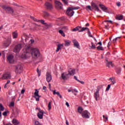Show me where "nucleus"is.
<instances>
[{
  "mask_svg": "<svg viewBox=\"0 0 125 125\" xmlns=\"http://www.w3.org/2000/svg\"><path fill=\"white\" fill-rule=\"evenodd\" d=\"M40 91L38 89H35V92L33 97L36 99V101H40V98H41V96L39 94Z\"/></svg>",
  "mask_w": 125,
  "mask_h": 125,
  "instance_id": "obj_4",
  "label": "nucleus"
},
{
  "mask_svg": "<svg viewBox=\"0 0 125 125\" xmlns=\"http://www.w3.org/2000/svg\"><path fill=\"white\" fill-rule=\"evenodd\" d=\"M120 37L116 38L115 39H113V42H115V41H118V39H120Z\"/></svg>",
  "mask_w": 125,
  "mask_h": 125,
  "instance_id": "obj_59",
  "label": "nucleus"
},
{
  "mask_svg": "<svg viewBox=\"0 0 125 125\" xmlns=\"http://www.w3.org/2000/svg\"><path fill=\"white\" fill-rule=\"evenodd\" d=\"M73 32H76V31H78V26H77L76 28L72 29Z\"/></svg>",
  "mask_w": 125,
  "mask_h": 125,
  "instance_id": "obj_51",
  "label": "nucleus"
},
{
  "mask_svg": "<svg viewBox=\"0 0 125 125\" xmlns=\"http://www.w3.org/2000/svg\"><path fill=\"white\" fill-rule=\"evenodd\" d=\"M43 15H44L45 16H49V13L46 12H43Z\"/></svg>",
  "mask_w": 125,
  "mask_h": 125,
  "instance_id": "obj_44",
  "label": "nucleus"
},
{
  "mask_svg": "<svg viewBox=\"0 0 125 125\" xmlns=\"http://www.w3.org/2000/svg\"><path fill=\"white\" fill-rule=\"evenodd\" d=\"M21 48H22V44H19L16 45L14 51V52H19L21 50Z\"/></svg>",
  "mask_w": 125,
  "mask_h": 125,
  "instance_id": "obj_10",
  "label": "nucleus"
},
{
  "mask_svg": "<svg viewBox=\"0 0 125 125\" xmlns=\"http://www.w3.org/2000/svg\"><path fill=\"white\" fill-rule=\"evenodd\" d=\"M94 97L96 101H98V100H99V91L96 90V92H95L94 94Z\"/></svg>",
  "mask_w": 125,
  "mask_h": 125,
  "instance_id": "obj_17",
  "label": "nucleus"
},
{
  "mask_svg": "<svg viewBox=\"0 0 125 125\" xmlns=\"http://www.w3.org/2000/svg\"><path fill=\"white\" fill-rule=\"evenodd\" d=\"M53 91L54 95H55V94H57L58 96H59L60 98L62 99V98H63V97H62V95L60 94V92H59V91L56 92V90H54V91Z\"/></svg>",
  "mask_w": 125,
  "mask_h": 125,
  "instance_id": "obj_20",
  "label": "nucleus"
},
{
  "mask_svg": "<svg viewBox=\"0 0 125 125\" xmlns=\"http://www.w3.org/2000/svg\"><path fill=\"white\" fill-rule=\"evenodd\" d=\"M83 108H82L81 107H78V112L79 113H80V114H82V113H83Z\"/></svg>",
  "mask_w": 125,
  "mask_h": 125,
  "instance_id": "obj_36",
  "label": "nucleus"
},
{
  "mask_svg": "<svg viewBox=\"0 0 125 125\" xmlns=\"http://www.w3.org/2000/svg\"><path fill=\"white\" fill-rule=\"evenodd\" d=\"M64 4H68V0H62Z\"/></svg>",
  "mask_w": 125,
  "mask_h": 125,
  "instance_id": "obj_47",
  "label": "nucleus"
},
{
  "mask_svg": "<svg viewBox=\"0 0 125 125\" xmlns=\"http://www.w3.org/2000/svg\"><path fill=\"white\" fill-rule=\"evenodd\" d=\"M15 67L16 73H20L21 72H22V70H23V66H22L21 64H18L16 65Z\"/></svg>",
  "mask_w": 125,
  "mask_h": 125,
  "instance_id": "obj_6",
  "label": "nucleus"
},
{
  "mask_svg": "<svg viewBox=\"0 0 125 125\" xmlns=\"http://www.w3.org/2000/svg\"><path fill=\"white\" fill-rule=\"evenodd\" d=\"M53 91L54 95H55V94H57L58 96H59L60 98L62 99V98H63V97H62V95L60 94V92H59V91L56 92V90H54V91Z\"/></svg>",
  "mask_w": 125,
  "mask_h": 125,
  "instance_id": "obj_21",
  "label": "nucleus"
},
{
  "mask_svg": "<svg viewBox=\"0 0 125 125\" xmlns=\"http://www.w3.org/2000/svg\"><path fill=\"white\" fill-rule=\"evenodd\" d=\"M8 113V111H5V112H3V113H2L3 116H6V115H7Z\"/></svg>",
  "mask_w": 125,
  "mask_h": 125,
  "instance_id": "obj_53",
  "label": "nucleus"
},
{
  "mask_svg": "<svg viewBox=\"0 0 125 125\" xmlns=\"http://www.w3.org/2000/svg\"><path fill=\"white\" fill-rule=\"evenodd\" d=\"M111 87V84H108L107 85V87L106 89V90L108 91L110 89V88Z\"/></svg>",
  "mask_w": 125,
  "mask_h": 125,
  "instance_id": "obj_49",
  "label": "nucleus"
},
{
  "mask_svg": "<svg viewBox=\"0 0 125 125\" xmlns=\"http://www.w3.org/2000/svg\"><path fill=\"white\" fill-rule=\"evenodd\" d=\"M39 112L38 113L37 116L39 118V119H40L41 120H42L43 119V114H44V112L43 111L41 110V109H39Z\"/></svg>",
  "mask_w": 125,
  "mask_h": 125,
  "instance_id": "obj_12",
  "label": "nucleus"
},
{
  "mask_svg": "<svg viewBox=\"0 0 125 125\" xmlns=\"http://www.w3.org/2000/svg\"><path fill=\"white\" fill-rule=\"evenodd\" d=\"M69 45H71V41H65L64 42V46H69Z\"/></svg>",
  "mask_w": 125,
  "mask_h": 125,
  "instance_id": "obj_26",
  "label": "nucleus"
},
{
  "mask_svg": "<svg viewBox=\"0 0 125 125\" xmlns=\"http://www.w3.org/2000/svg\"><path fill=\"white\" fill-rule=\"evenodd\" d=\"M30 18L31 19H32V20H33L35 22H40V20L35 18V17H34L30 16Z\"/></svg>",
  "mask_w": 125,
  "mask_h": 125,
  "instance_id": "obj_33",
  "label": "nucleus"
},
{
  "mask_svg": "<svg viewBox=\"0 0 125 125\" xmlns=\"http://www.w3.org/2000/svg\"><path fill=\"white\" fill-rule=\"evenodd\" d=\"M62 30H64V31H68V28L67 26H63L62 27Z\"/></svg>",
  "mask_w": 125,
  "mask_h": 125,
  "instance_id": "obj_45",
  "label": "nucleus"
},
{
  "mask_svg": "<svg viewBox=\"0 0 125 125\" xmlns=\"http://www.w3.org/2000/svg\"><path fill=\"white\" fill-rule=\"evenodd\" d=\"M86 10H91V6L90 5L86 6Z\"/></svg>",
  "mask_w": 125,
  "mask_h": 125,
  "instance_id": "obj_43",
  "label": "nucleus"
},
{
  "mask_svg": "<svg viewBox=\"0 0 125 125\" xmlns=\"http://www.w3.org/2000/svg\"><path fill=\"white\" fill-rule=\"evenodd\" d=\"M71 92L72 93H73L75 96H76L77 93H78V92H79V91H78V90H77V89H74L71 90ZM75 92H76V93Z\"/></svg>",
  "mask_w": 125,
  "mask_h": 125,
  "instance_id": "obj_32",
  "label": "nucleus"
},
{
  "mask_svg": "<svg viewBox=\"0 0 125 125\" xmlns=\"http://www.w3.org/2000/svg\"><path fill=\"white\" fill-rule=\"evenodd\" d=\"M72 42L73 43L74 47H76V48H78V49H81V48H80V44L79 42H78V41L74 39L72 41Z\"/></svg>",
  "mask_w": 125,
  "mask_h": 125,
  "instance_id": "obj_14",
  "label": "nucleus"
},
{
  "mask_svg": "<svg viewBox=\"0 0 125 125\" xmlns=\"http://www.w3.org/2000/svg\"><path fill=\"white\" fill-rule=\"evenodd\" d=\"M55 6L58 9H62V3L60 2L59 1H55Z\"/></svg>",
  "mask_w": 125,
  "mask_h": 125,
  "instance_id": "obj_13",
  "label": "nucleus"
},
{
  "mask_svg": "<svg viewBox=\"0 0 125 125\" xmlns=\"http://www.w3.org/2000/svg\"><path fill=\"white\" fill-rule=\"evenodd\" d=\"M69 76V74L64 73L62 74V80H67V77Z\"/></svg>",
  "mask_w": 125,
  "mask_h": 125,
  "instance_id": "obj_23",
  "label": "nucleus"
},
{
  "mask_svg": "<svg viewBox=\"0 0 125 125\" xmlns=\"http://www.w3.org/2000/svg\"><path fill=\"white\" fill-rule=\"evenodd\" d=\"M12 123L13 125H19V124H20V122H19L18 120L15 119H14L12 120Z\"/></svg>",
  "mask_w": 125,
  "mask_h": 125,
  "instance_id": "obj_25",
  "label": "nucleus"
},
{
  "mask_svg": "<svg viewBox=\"0 0 125 125\" xmlns=\"http://www.w3.org/2000/svg\"><path fill=\"white\" fill-rule=\"evenodd\" d=\"M105 29L109 30V26L108 25H105Z\"/></svg>",
  "mask_w": 125,
  "mask_h": 125,
  "instance_id": "obj_64",
  "label": "nucleus"
},
{
  "mask_svg": "<svg viewBox=\"0 0 125 125\" xmlns=\"http://www.w3.org/2000/svg\"><path fill=\"white\" fill-rule=\"evenodd\" d=\"M103 117L104 118V122H107V121L108 120V117H105V115H103Z\"/></svg>",
  "mask_w": 125,
  "mask_h": 125,
  "instance_id": "obj_41",
  "label": "nucleus"
},
{
  "mask_svg": "<svg viewBox=\"0 0 125 125\" xmlns=\"http://www.w3.org/2000/svg\"><path fill=\"white\" fill-rule=\"evenodd\" d=\"M31 55L33 58H38L40 56V51L37 48H31V46L26 45L23 49V53L21 55L22 59H27L31 56Z\"/></svg>",
  "mask_w": 125,
  "mask_h": 125,
  "instance_id": "obj_1",
  "label": "nucleus"
},
{
  "mask_svg": "<svg viewBox=\"0 0 125 125\" xmlns=\"http://www.w3.org/2000/svg\"><path fill=\"white\" fill-rule=\"evenodd\" d=\"M97 44H100V45H102V42H98Z\"/></svg>",
  "mask_w": 125,
  "mask_h": 125,
  "instance_id": "obj_61",
  "label": "nucleus"
},
{
  "mask_svg": "<svg viewBox=\"0 0 125 125\" xmlns=\"http://www.w3.org/2000/svg\"><path fill=\"white\" fill-rule=\"evenodd\" d=\"M10 107H14V102H12L11 103H10L9 104Z\"/></svg>",
  "mask_w": 125,
  "mask_h": 125,
  "instance_id": "obj_46",
  "label": "nucleus"
},
{
  "mask_svg": "<svg viewBox=\"0 0 125 125\" xmlns=\"http://www.w3.org/2000/svg\"><path fill=\"white\" fill-rule=\"evenodd\" d=\"M106 66L107 67H108V68H111V67H112L113 64L112 63V62H107L106 63Z\"/></svg>",
  "mask_w": 125,
  "mask_h": 125,
  "instance_id": "obj_30",
  "label": "nucleus"
},
{
  "mask_svg": "<svg viewBox=\"0 0 125 125\" xmlns=\"http://www.w3.org/2000/svg\"><path fill=\"white\" fill-rule=\"evenodd\" d=\"M23 93H25V89H22L21 91V94H23Z\"/></svg>",
  "mask_w": 125,
  "mask_h": 125,
  "instance_id": "obj_58",
  "label": "nucleus"
},
{
  "mask_svg": "<svg viewBox=\"0 0 125 125\" xmlns=\"http://www.w3.org/2000/svg\"><path fill=\"white\" fill-rule=\"evenodd\" d=\"M11 78V75L10 74L6 72L2 75L1 79H2V80H7L8 79H10Z\"/></svg>",
  "mask_w": 125,
  "mask_h": 125,
  "instance_id": "obj_7",
  "label": "nucleus"
},
{
  "mask_svg": "<svg viewBox=\"0 0 125 125\" xmlns=\"http://www.w3.org/2000/svg\"><path fill=\"white\" fill-rule=\"evenodd\" d=\"M46 80L47 83H50L51 80H52V76L49 72H47L46 74Z\"/></svg>",
  "mask_w": 125,
  "mask_h": 125,
  "instance_id": "obj_8",
  "label": "nucleus"
},
{
  "mask_svg": "<svg viewBox=\"0 0 125 125\" xmlns=\"http://www.w3.org/2000/svg\"><path fill=\"white\" fill-rule=\"evenodd\" d=\"M121 72H122V68H118L116 70V73L118 75H120L121 74Z\"/></svg>",
  "mask_w": 125,
  "mask_h": 125,
  "instance_id": "obj_35",
  "label": "nucleus"
},
{
  "mask_svg": "<svg viewBox=\"0 0 125 125\" xmlns=\"http://www.w3.org/2000/svg\"><path fill=\"white\" fill-rule=\"evenodd\" d=\"M78 82H79V83H82V84H83V83H84V82L83 81H81L80 80H78Z\"/></svg>",
  "mask_w": 125,
  "mask_h": 125,
  "instance_id": "obj_57",
  "label": "nucleus"
},
{
  "mask_svg": "<svg viewBox=\"0 0 125 125\" xmlns=\"http://www.w3.org/2000/svg\"><path fill=\"white\" fill-rule=\"evenodd\" d=\"M82 117L84 119H89L90 113L87 110H84L82 112Z\"/></svg>",
  "mask_w": 125,
  "mask_h": 125,
  "instance_id": "obj_3",
  "label": "nucleus"
},
{
  "mask_svg": "<svg viewBox=\"0 0 125 125\" xmlns=\"http://www.w3.org/2000/svg\"><path fill=\"white\" fill-rule=\"evenodd\" d=\"M16 113H17V115H19V113H20V110L19 109H16Z\"/></svg>",
  "mask_w": 125,
  "mask_h": 125,
  "instance_id": "obj_55",
  "label": "nucleus"
},
{
  "mask_svg": "<svg viewBox=\"0 0 125 125\" xmlns=\"http://www.w3.org/2000/svg\"><path fill=\"white\" fill-rule=\"evenodd\" d=\"M92 7L95 9V10H97V11H99L100 12H102L101 10L99 9L98 8V6L95 4V3L92 2H91Z\"/></svg>",
  "mask_w": 125,
  "mask_h": 125,
  "instance_id": "obj_15",
  "label": "nucleus"
},
{
  "mask_svg": "<svg viewBox=\"0 0 125 125\" xmlns=\"http://www.w3.org/2000/svg\"><path fill=\"white\" fill-rule=\"evenodd\" d=\"M92 45L91 46V48L92 49H95L96 48V47H95V45L93 43H91Z\"/></svg>",
  "mask_w": 125,
  "mask_h": 125,
  "instance_id": "obj_42",
  "label": "nucleus"
},
{
  "mask_svg": "<svg viewBox=\"0 0 125 125\" xmlns=\"http://www.w3.org/2000/svg\"><path fill=\"white\" fill-rule=\"evenodd\" d=\"M14 57H13V55H9L7 57V60L9 63L12 64L14 63V59H13Z\"/></svg>",
  "mask_w": 125,
  "mask_h": 125,
  "instance_id": "obj_9",
  "label": "nucleus"
},
{
  "mask_svg": "<svg viewBox=\"0 0 125 125\" xmlns=\"http://www.w3.org/2000/svg\"><path fill=\"white\" fill-rule=\"evenodd\" d=\"M0 111H4V107L1 104H0Z\"/></svg>",
  "mask_w": 125,
  "mask_h": 125,
  "instance_id": "obj_37",
  "label": "nucleus"
},
{
  "mask_svg": "<svg viewBox=\"0 0 125 125\" xmlns=\"http://www.w3.org/2000/svg\"><path fill=\"white\" fill-rule=\"evenodd\" d=\"M79 9H80L79 7L68 8L66 11V14L68 16L72 17L75 13V12L73 10H77Z\"/></svg>",
  "mask_w": 125,
  "mask_h": 125,
  "instance_id": "obj_2",
  "label": "nucleus"
},
{
  "mask_svg": "<svg viewBox=\"0 0 125 125\" xmlns=\"http://www.w3.org/2000/svg\"><path fill=\"white\" fill-rule=\"evenodd\" d=\"M18 37V33L17 32L15 31L13 32V39H16Z\"/></svg>",
  "mask_w": 125,
  "mask_h": 125,
  "instance_id": "obj_27",
  "label": "nucleus"
},
{
  "mask_svg": "<svg viewBox=\"0 0 125 125\" xmlns=\"http://www.w3.org/2000/svg\"><path fill=\"white\" fill-rule=\"evenodd\" d=\"M65 105H66V106H67L68 107H70V105L69 104V103L68 102L66 103Z\"/></svg>",
  "mask_w": 125,
  "mask_h": 125,
  "instance_id": "obj_62",
  "label": "nucleus"
},
{
  "mask_svg": "<svg viewBox=\"0 0 125 125\" xmlns=\"http://www.w3.org/2000/svg\"><path fill=\"white\" fill-rule=\"evenodd\" d=\"M37 73H38V76L40 77L41 76V71L39 70V68H37Z\"/></svg>",
  "mask_w": 125,
  "mask_h": 125,
  "instance_id": "obj_54",
  "label": "nucleus"
},
{
  "mask_svg": "<svg viewBox=\"0 0 125 125\" xmlns=\"http://www.w3.org/2000/svg\"><path fill=\"white\" fill-rule=\"evenodd\" d=\"M103 86L104 85H100L99 86H97V91H100V89H102V90L103 91Z\"/></svg>",
  "mask_w": 125,
  "mask_h": 125,
  "instance_id": "obj_29",
  "label": "nucleus"
},
{
  "mask_svg": "<svg viewBox=\"0 0 125 125\" xmlns=\"http://www.w3.org/2000/svg\"><path fill=\"white\" fill-rule=\"evenodd\" d=\"M110 45H111V43L110 42H109L108 43L107 47L108 48L110 47Z\"/></svg>",
  "mask_w": 125,
  "mask_h": 125,
  "instance_id": "obj_63",
  "label": "nucleus"
},
{
  "mask_svg": "<svg viewBox=\"0 0 125 125\" xmlns=\"http://www.w3.org/2000/svg\"><path fill=\"white\" fill-rule=\"evenodd\" d=\"M124 16L123 15L118 16L116 17L117 20H123Z\"/></svg>",
  "mask_w": 125,
  "mask_h": 125,
  "instance_id": "obj_34",
  "label": "nucleus"
},
{
  "mask_svg": "<svg viewBox=\"0 0 125 125\" xmlns=\"http://www.w3.org/2000/svg\"><path fill=\"white\" fill-rule=\"evenodd\" d=\"M48 110H51V102H49L48 105Z\"/></svg>",
  "mask_w": 125,
  "mask_h": 125,
  "instance_id": "obj_39",
  "label": "nucleus"
},
{
  "mask_svg": "<svg viewBox=\"0 0 125 125\" xmlns=\"http://www.w3.org/2000/svg\"><path fill=\"white\" fill-rule=\"evenodd\" d=\"M10 43H11V39L8 38L4 42L3 46L4 47H8L10 45Z\"/></svg>",
  "mask_w": 125,
  "mask_h": 125,
  "instance_id": "obj_11",
  "label": "nucleus"
},
{
  "mask_svg": "<svg viewBox=\"0 0 125 125\" xmlns=\"http://www.w3.org/2000/svg\"><path fill=\"white\" fill-rule=\"evenodd\" d=\"M45 5L46 7V8L49 9V10H51V9L53 8V6L52 4L48 2H46L45 3Z\"/></svg>",
  "mask_w": 125,
  "mask_h": 125,
  "instance_id": "obj_16",
  "label": "nucleus"
},
{
  "mask_svg": "<svg viewBox=\"0 0 125 125\" xmlns=\"http://www.w3.org/2000/svg\"><path fill=\"white\" fill-rule=\"evenodd\" d=\"M39 22H41L42 24H43V25H45V24H46L45 22H44V21L43 20H39Z\"/></svg>",
  "mask_w": 125,
  "mask_h": 125,
  "instance_id": "obj_48",
  "label": "nucleus"
},
{
  "mask_svg": "<svg viewBox=\"0 0 125 125\" xmlns=\"http://www.w3.org/2000/svg\"><path fill=\"white\" fill-rule=\"evenodd\" d=\"M28 42H30L29 44H32V43H34V42H35V40L30 39Z\"/></svg>",
  "mask_w": 125,
  "mask_h": 125,
  "instance_id": "obj_40",
  "label": "nucleus"
},
{
  "mask_svg": "<svg viewBox=\"0 0 125 125\" xmlns=\"http://www.w3.org/2000/svg\"><path fill=\"white\" fill-rule=\"evenodd\" d=\"M1 7L4 9V10H5L6 11H9V13H11V14H13V9L11 8L10 7L6 6H1Z\"/></svg>",
  "mask_w": 125,
  "mask_h": 125,
  "instance_id": "obj_5",
  "label": "nucleus"
},
{
  "mask_svg": "<svg viewBox=\"0 0 125 125\" xmlns=\"http://www.w3.org/2000/svg\"><path fill=\"white\" fill-rule=\"evenodd\" d=\"M109 81H111V84H115L116 83V80H115V78L113 77L109 78Z\"/></svg>",
  "mask_w": 125,
  "mask_h": 125,
  "instance_id": "obj_28",
  "label": "nucleus"
},
{
  "mask_svg": "<svg viewBox=\"0 0 125 125\" xmlns=\"http://www.w3.org/2000/svg\"><path fill=\"white\" fill-rule=\"evenodd\" d=\"M98 50H103V47L101 45H100L97 47Z\"/></svg>",
  "mask_w": 125,
  "mask_h": 125,
  "instance_id": "obj_38",
  "label": "nucleus"
},
{
  "mask_svg": "<svg viewBox=\"0 0 125 125\" xmlns=\"http://www.w3.org/2000/svg\"><path fill=\"white\" fill-rule=\"evenodd\" d=\"M59 33L60 34V35H61V36H62V37H65L66 36L62 30H59Z\"/></svg>",
  "mask_w": 125,
  "mask_h": 125,
  "instance_id": "obj_31",
  "label": "nucleus"
},
{
  "mask_svg": "<svg viewBox=\"0 0 125 125\" xmlns=\"http://www.w3.org/2000/svg\"><path fill=\"white\" fill-rule=\"evenodd\" d=\"M64 46V44H59L57 46V49L56 50V52H58L60 50H61V48Z\"/></svg>",
  "mask_w": 125,
  "mask_h": 125,
  "instance_id": "obj_19",
  "label": "nucleus"
},
{
  "mask_svg": "<svg viewBox=\"0 0 125 125\" xmlns=\"http://www.w3.org/2000/svg\"><path fill=\"white\" fill-rule=\"evenodd\" d=\"M99 7H100L101 9H102V10H103L104 12H106V10H107V7H106V6H105L103 4H100L99 5Z\"/></svg>",
  "mask_w": 125,
  "mask_h": 125,
  "instance_id": "obj_22",
  "label": "nucleus"
},
{
  "mask_svg": "<svg viewBox=\"0 0 125 125\" xmlns=\"http://www.w3.org/2000/svg\"><path fill=\"white\" fill-rule=\"evenodd\" d=\"M79 32H83V31H85V30H88V28L87 27H82L81 26H78Z\"/></svg>",
  "mask_w": 125,
  "mask_h": 125,
  "instance_id": "obj_18",
  "label": "nucleus"
},
{
  "mask_svg": "<svg viewBox=\"0 0 125 125\" xmlns=\"http://www.w3.org/2000/svg\"><path fill=\"white\" fill-rule=\"evenodd\" d=\"M104 22H109V23H111V24L113 23V21H110V20H105Z\"/></svg>",
  "mask_w": 125,
  "mask_h": 125,
  "instance_id": "obj_50",
  "label": "nucleus"
},
{
  "mask_svg": "<svg viewBox=\"0 0 125 125\" xmlns=\"http://www.w3.org/2000/svg\"><path fill=\"white\" fill-rule=\"evenodd\" d=\"M10 83V80L7 81V83H6V85H7V84H8V83Z\"/></svg>",
  "mask_w": 125,
  "mask_h": 125,
  "instance_id": "obj_60",
  "label": "nucleus"
},
{
  "mask_svg": "<svg viewBox=\"0 0 125 125\" xmlns=\"http://www.w3.org/2000/svg\"><path fill=\"white\" fill-rule=\"evenodd\" d=\"M74 76L75 75V69H70L68 71V75Z\"/></svg>",
  "mask_w": 125,
  "mask_h": 125,
  "instance_id": "obj_24",
  "label": "nucleus"
},
{
  "mask_svg": "<svg viewBox=\"0 0 125 125\" xmlns=\"http://www.w3.org/2000/svg\"><path fill=\"white\" fill-rule=\"evenodd\" d=\"M88 34L89 36L91 38H92V35H91V33H90V31H89V29H88Z\"/></svg>",
  "mask_w": 125,
  "mask_h": 125,
  "instance_id": "obj_52",
  "label": "nucleus"
},
{
  "mask_svg": "<svg viewBox=\"0 0 125 125\" xmlns=\"http://www.w3.org/2000/svg\"><path fill=\"white\" fill-rule=\"evenodd\" d=\"M116 5H117L118 7H120V6H121V2H118L117 3H116Z\"/></svg>",
  "mask_w": 125,
  "mask_h": 125,
  "instance_id": "obj_56",
  "label": "nucleus"
}]
</instances>
